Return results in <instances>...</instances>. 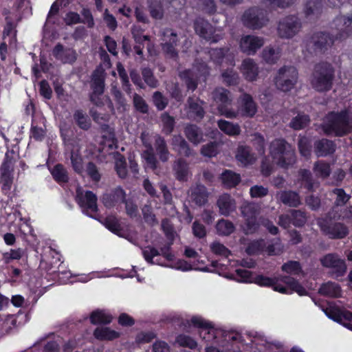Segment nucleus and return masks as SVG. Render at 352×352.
<instances>
[{"instance_id":"1","label":"nucleus","mask_w":352,"mask_h":352,"mask_svg":"<svg viewBox=\"0 0 352 352\" xmlns=\"http://www.w3.org/2000/svg\"><path fill=\"white\" fill-rule=\"evenodd\" d=\"M327 135L344 136L352 131V113L347 110L329 112L321 125Z\"/></svg>"},{"instance_id":"2","label":"nucleus","mask_w":352,"mask_h":352,"mask_svg":"<svg viewBox=\"0 0 352 352\" xmlns=\"http://www.w3.org/2000/svg\"><path fill=\"white\" fill-rule=\"evenodd\" d=\"M270 154L278 166L287 168L296 162L294 150L283 139H276L270 145Z\"/></svg>"},{"instance_id":"3","label":"nucleus","mask_w":352,"mask_h":352,"mask_svg":"<svg viewBox=\"0 0 352 352\" xmlns=\"http://www.w3.org/2000/svg\"><path fill=\"white\" fill-rule=\"evenodd\" d=\"M212 97L217 104V111L221 116L230 119L239 117V113L231 107L232 97L228 90L223 87L217 88L212 92Z\"/></svg>"},{"instance_id":"4","label":"nucleus","mask_w":352,"mask_h":352,"mask_svg":"<svg viewBox=\"0 0 352 352\" xmlns=\"http://www.w3.org/2000/svg\"><path fill=\"white\" fill-rule=\"evenodd\" d=\"M333 38L327 32L314 33L307 41V49L316 55L322 54L333 44Z\"/></svg>"},{"instance_id":"5","label":"nucleus","mask_w":352,"mask_h":352,"mask_svg":"<svg viewBox=\"0 0 352 352\" xmlns=\"http://www.w3.org/2000/svg\"><path fill=\"white\" fill-rule=\"evenodd\" d=\"M333 78L334 72L332 68L320 67L313 73L311 85L317 91H327L332 87Z\"/></svg>"},{"instance_id":"6","label":"nucleus","mask_w":352,"mask_h":352,"mask_svg":"<svg viewBox=\"0 0 352 352\" xmlns=\"http://www.w3.org/2000/svg\"><path fill=\"white\" fill-rule=\"evenodd\" d=\"M241 21L248 28L258 30L267 24L268 19L264 10L258 7H252L243 12Z\"/></svg>"},{"instance_id":"7","label":"nucleus","mask_w":352,"mask_h":352,"mask_svg":"<svg viewBox=\"0 0 352 352\" xmlns=\"http://www.w3.org/2000/svg\"><path fill=\"white\" fill-rule=\"evenodd\" d=\"M260 206L254 203H246L241 207V214L245 221L243 227L245 234H253L258 230L259 223L256 217L260 213Z\"/></svg>"},{"instance_id":"8","label":"nucleus","mask_w":352,"mask_h":352,"mask_svg":"<svg viewBox=\"0 0 352 352\" xmlns=\"http://www.w3.org/2000/svg\"><path fill=\"white\" fill-rule=\"evenodd\" d=\"M301 28L300 19L295 15H289L279 21L277 32L280 38H291L298 34Z\"/></svg>"},{"instance_id":"9","label":"nucleus","mask_w":352,"mask_h":352,"mask_svg":"<svg viewBox=\"0 0 352 352\" xmlns=\"http://www.w3.org/2000/svg\"><path fill=\"white\" fill-rule=\"evenodd\" d=\"M208 58L212 59L214 64H226L233 66L236 64L233 54L228 52L225 54L222 49H212L209 52H202L200 54L201 61L197 62V64L207 65L206 60ZM196 61H199V58H196Z\"/></svg>"},{"instance_id":"10","label":"nucleus","mask_w":352,"mask_h":352,"mask_svg":"<svg viewBox=\"0 0 352 352\" xmlns=\"http://www.w3.org/2000/svg\"><path fill=\"white\" fill-rule=\"evenodd\" d=\"M297 76L295 67H281L275 78L277 89L284 92L290 91L296 82Z\"/></svg>"},{"instance_id":"11","label":"nucleus","mask_w":352,"mask_h":352,"mask_svg":"<svg viewBox=\"0 0 352 352\" xmlns=\"http://www.w3.org/2000/svg\"><path fill=\"white\" fill-rule=\"evenodd\" d=\"M317 223L322 232L331 239H343L349 234L348 228L342 223H331L323 219H318Z\"/></svg>"},{"instance_id":"12","label":"nucleus","mask_w":352,"mask_h":352,"mask_svg":"<svg viewBox=\"0 0 352 352\" xmlns=\"http://www.w3.org/2000/svg\"><path fill=\"white\" fill-rule=\"evenodd\" d=\"M76 200L80 207L87 212L98 211L97 196L91 191H82L80 188L76 190Z\"/></svg>"},{"instance_id":"13","label":"nucleus","mask_w":352,"mask_h":352,"mask_svg":"<svg viewBox=\"0 0 352 352\" xmlns=\"http://www.w3.org/2000/svg\"><path fill=\"white\" fill-rule=\"evenodd\" d=\"M194 28L198 35L211 43H216L219 38L218 35H214L215 30L212 25L203 18L195 19Z\"/></svg>"},{"instance_id":"14","label":"nucleus","mask_w":352,"mask_h":352,"mask_svg":"<svg viewBox=\"0 0 352 352\" xmlns=\"http://www.w3.org/2000/svg\"><path fill=\"white\" fill-rule=\"evenodd\" d=\"M236 111L239 116L252 118L257 112V105L250 94L244 93L239 98V107Z\"/></svg>"},{"instance_id":"15","label":"nucleus","mask_w":352,"mask_h":352,"mask_svg":"<svg viewBox=\"0 0 352 352\" xmlns=\"http://www.w3.org/2000/svg\"><path fill=\"white\" fill-rule=\"evenodd\" d=\"M188 195L192 202L201 206L207 203L209 193L204 185L196 184L190 186Z\"/></svg>"},{"instance_id":"16","label":"nucleus","mask_w":352,"mask_h":352,"mask_svg":"<svg viewBox=\"0 0 352 352\" xmlns=\"http://www.w3.org/2000/svg\"><path fill=\"white\" fill-rule=\"evenodd\" d=\"M190 322L194 327L201 329L199 335L206 342L214 338V329L210 322L197 316H193Z\"/></svg>"},{"instance_id":"17","label":"nucleus","mask_w":352,"mask_h":352,"mask_svg":"<svg viewBox=\"0 0 352 352\" xmlns=\"http://www.w3.org/2000/svg\"><path fill=\"white\" fill-rule=\"evenodd\" d=\"M352 23V13L348 16H340L334 20L338 33L336 36V39L344 40L347 38L352 33L351 24Z\"/></svg>"},{"instance_id":"18","label":"nucleus","mask_w":352,"mask_h":352,"mask_svg":"<svg viewBox=\"0 0 352 352\" xmlns=\"http://www.w3.org/2000/svg\"><path fill=\"white\" fill-rule=\"evenodd\" d=\"M186 116L189 119L194 120H201L205 114V111L202 107V102L195 98H189L185 108Z\"/></svg>"},{"instance_id":"19","label":"nucleus","mask_w":352,"mask_h":352,"mask_svg":"<svg viewBox=\"0 0 352 352\" xmlns=\"http://www.w3.org/2000/svg\"><path fill=\"white\" fill-rule=\"evenodd\" d=\"M263 44L262 38L254 35L243 36L240 41L241 50L248 54H254Z\"/></svg>"},{"instance_id":"20","label":"nucleus","mask_w":352,"mask_h":352,"mask_svg":"<svg viewBox=\"0 0 352 352\" xmlns=\"http://www.w3.org/2000/svg\"><path fill=\"white\" fill-rule=\"evenodd\" d=\"M324 267L332 268L339 275H342L346 270L344 261L338 257L337 254H329L320 259Z\"/></svg>"},{"instance_id":"21","label":"nucleus","mask_w":352,"mask_h":352,"mask_svg":"<svg viewBox=\"0 0 352 352\" xmlns=\"http://www.w3.org/2000/svg\"><path fill=\"white\" fill-rule=\"evenodd\" d=\"M126 198V194L121 188H116L110 193L104 194L102 197V201L107 208H111L123 203Z\"/></svg>"},{"instance_id":"22","label":"nucleus","mask_w":352,"mask_h":352,"mask_svg":"<svg viewBox=\"0 0 352 352\" xmlns=\"http://www.w3.org/2000/svg\"><path fill=\"white\" fill-rule=\"evenodd\" d=\"M52 54L57 59L60 60L65 64H72L77 58L75 50L71 48L65 49L60 43H58L54 47Z\"/></svg>"},{"instance_id":"23","label":"nucleus","mask_w":352,"mask_h":352,"mask_svg":"<svg viewBox=\"0 0 352 352\" xmlns=\"http://www.w3.org/2000/svg\"><path fill=\"white\" fill-rule=\"evenodd\" d=\"M276 197L278 201L289 207L296 208L301 204V199L299 194L293 190L278 192Z\"/></svg>"},{"instance_id":"24","label":"nucleus","mask_w":352,"mask_h":352,"mask_svg":"<svg viewBox=\"0 0 352 352\" xmlns=\"http://www.w3.org/2000/svg\"><path fill=\"white\" fill-rule=\"evenodd\" d=\"M323 8L322 0H307L304 5V13L307 18L316 19L322 14Z\"/></svg>"},{"instance_id":"25","label":"nucleus","mask_w":352,"mask_h":352,"mask_svg":"<svg viewBox=\"0 0 352 352\" xmlns=\"http://www.w3.org/2000/svg\"><path fill=\"white\" fill-rule=\"evenodd\" d=\"M106 74L103 67H97L91 74L90 87L91 91L104 92Z\"/></svg>"},{"instance_id":"26","label":"nucleus","mask_w":352,"mask_h":352,"mask_svg":"<svg viewBox=\"0 0 352 352\" xmlns=\"http://www.w3.org/2000/svg\"><path fill=\"white\" fill-rule=\"evenodd\" d=\"M217 204L219 209V212L224 216L230 215L236 209L235 200L227 193L219 196Z\"/></svg>"},{"instance_id":"27","label":"nucleus","mask_w":352,"mask_h":352,"mask_svg":"<svg viewBox=\"0 0 352 352\" xmlns=\"http://www.w3.org/2000/svg\"><path fill=\"white\" fill-rule=\"evenodd\" d=\"M104 92L91 91L89 94V100L97 108L101 109L107 105L108 111L114 113V107L110 98L107 96H102Z\"/></svg>"},{"instance_id":"28","label":"nucleus","mask_w":352,"mask_h":352,"mask_svg":"<svg viewBox=\"0 0 352 352\" xmlns=\"http://www.w3.org/2000/svg\"><path fill=\"white\" fill-rule=\"evenodd\" d=\"M336 144L331 140L322 139L314 143V153L318 157H326L333 153Z\"/></svg>"},{"instance_id":"29","label":"nucleus","mask_w":352,"mask_h":352,"mask_svg":"<svg viewBox=\"0 0 352 352\" xmlns=\"http://www.w3.org/2000/svg\"><path fill=\"white\" fill-rule=\"evenodd\" d=\"M171 144L173 149L177 152L179 155L185 157H190L193 155V151L190 148L189 144L184 138L179 135H173Z\"/></svg>"},{"instance_id":"30","label":"nucleus","mask_w":352,"mask_h":352,"mask_svg":"<svg viewBox=\"0 0 352 352\" xmlns=\"http://www.w3.org/2000/svg\"><path fill=\"white\" fill-rule=\"evenodd\" d=\"M173 170L176 179L181 182H186L191 175L188 164L182 158H179L174 162Z\"/></svg>"},{"instance_id":"31","label":"nucleus","mask_w":352,"mask_h":352,"mask_svg":"<svg viewBox=\"0 0 352 352\" xmlns=\"http://www.w3.org/2000/svg\"><path fill=\"white\" fill-rule=\"evenodd\" d=\"M236 158L244 166L252 164L256 160L255 154L252 151L251 148L247 146L238 147Z\"/></svg>"},{"instance_id":"32","label":"nucleus","mask_w":352,"mask_h":352,"mask_svg":"<svg viewBox=\"0 0 352 352\" xmlns=\"http://www.w3.org/2000/svg\"><path fill=\"white\" fill-rule=\"evenodd\" d=\"M184 134L194 145H198L204 141V134L200 128L195 124H188L184 128Z\"/></svg>"},{"instance_id":"33","label":"nucleus","mask_w":352,"mask_h":352,"mask_svg":"<svg viewBox=\"0 0 352 352\" xmlns=\"http://www.w3.org/2000/svg\"><path fill=\"white\" fill-rule=\"evenodd\" d=\"M154 146L160 160L163 162H167L169 159L170 153L164 138L159 135H155Z\"/></svg>"},{"instance_id":"34","label":"nucleus","mask_w":352,"mask_h":352,"mask_svg":"<svg viewBox=\"0 0 352 352\" xmlns=\"http://www.w3.org/2000/svg\"><path fill=\"white\" fill-rule=\"evenodd\" d=\"M261 57L266 64H276L280 57V50L278 47H266L262 51Z\"/></svg>"},{"instance_id":"35","label":"nucleus","mask_w":352,"mask_h":352,"mask_svg":"<svg viewBox=\"0 0 352 352\" xmlns=\"http://www.w3.org/2000/svg\"><path fill=\"white\" fill-rule=\"evenodd\" d=\"M217 125L221 131L229 136H236L241 132V129L239 124L233 123L225 120H219L217 122Z\"/></svg>"},{"instance_id":"36","label":"nucleus","mask_w":352,"mask_h":352,"mask_svg":"<svg viewBox=\"0 0 352 352\" xmlns=\"http://www.w3.org/2000/svg\"><path fill=\"white\" fill-rule=\"evenodd\" d=\"M221 179L223 184L226 188H233L241 182V176L239 174L234 173L230 170H226L221 175Z\"/></svg>"},{"instance_id":"37","label":"nucleus","mask_w":352,"mask_h":352,"mask_svg":"<svg viewBox=\"0 0 352 352\" xmlns=\"http://www.w3.org/2000/svg\"><path fill=\"white\" fill-rule=\"evenodd\" d=\"M94 335L96 338L101 340H111L120 336V333L109 327H98L95 329Z\"/></svg>"},{"instance_id":"38","label":"nucleus","mask_w":352,"mask_h":352,"mask_svg":"<svg viewBox=\"0 0 352 352\" xmlns=\"http://www.w3.org/2000/svg\"><path fill=\"white\" fill-rule=\"evenodd\" d=\"M319 292L322 295L333 298H338L341 296V289L340 286L332 282H328L321 285Z\"/></svg>"},{"instance_id":"39","label":"nucleus","mask_w":352,"mask_h":352,"mask_svg":"<svg viewBox=\"0 0 352 352\" xmlns=\"http://www.w3.org/2000/svg\"><path fill=\"white\" fill-rule=\"evenodd\" d=\"M255 283L261 286H274V289L282 294L287 292V289L280 285H276V281L269 277L264 276L263 275L256 276L254 279Z\"/></svg>"},{"instance_id":"40","label":"nucleus","mask_w":352,"mask_h":352,"mask_svg":"<svg viewBox=\"0 0 352 352\" xmlns=\"http://www.w3.org/2000/svg\"><path fill=\"white\" fill-rule=\"evenodd\" d=\"M313 171L317 177L326 179L330 175L331 170L329 164L320 160L314 163Z\"/></svg>"},{"instance_id":"41","label":"nucleus","mask_w":352,"mask_h":352,"mask_svg":"<svg viewBox=\"0 0 352 352\" xmlns=\"http://www.w3.org/2000/svg\"><path fill=\"white\" fill-rule=\"evenodd\" d=\"M111 320V316L102 310L94 311L90 316V321L94 324H109Z\"/></svg>"},{"instance_id":"42","label":"nucleus","mask_w":352,"mask_h":352,"mask_svg":"<svg viewBox=\"0 0 352 352\" xmlns=\"http://www.w3.org/2000/svg\"><path fill=\"white\" fill-rule=\"evenodd\" d=\"M309 122L310 118L308 115L298 113L289 122V126L294 130H300L306 127L309 124Z\"/></svg>"},{"instance_id":"43","label":"nucleus","mask_w":352,"mask_h":352,"mask_svg":"<svg viewBox=\"0 0 352 352\" xmlns=\"http://www.w3.org/2000/svg\"><path fill=\"white\" fill-rule=\"evenodd\" d=\"M151 16L155 19H161L164 16V10L160 0H148Z\"/></svg>"},{"instance_id":"44","label":"nucleus","mask_w":352,"mask_h":352,"mask_svg":"<svg viewBox=\"0 0 352 352\" xmlns=\"http://www.w3.org/2000/svg\"><path fill=\"white\" fill-rule=\"evenodd\" d=\"M216 229L219 235L228 236L234 231L235 227L231 221L222 219L218 221Z\"/></svg>"},{"instance_id":"45","label":"nucleus","mask_w":352,"mask_h":352,"mask_svg":"<svg viewBox=\"0 0 352 352\" xmlns=\"http://www.w3.org/2000/svg\"><path fill=\"white\" fill-rule=\"evenodd\" d=\"M53 178L58 183H65L68 181V175L64 166L58 164L50 170Z\"/></svg>"},{"instance_id":"46","label":"nucleus","mask_w":352,"mask_h":352,"mask_svg":"<svg viewBox=\"0 0 352 352\" xmlns=\"http://www.w3.org/2000/svg\"><path fill=\"white\" fill-rule=\"evenodd\" d=\"M13 170L1 168V183L2 189L4 191H9L11 189L13 182Z\"/></svg>"},{"instance_id":"47","label":"nucleus","mask_w":352,"mask_h":352,"mask_svg":"<svg viewBox=\"0 0 352 352\" xmlns=\"http://www.w3.org/2000/svg\"><path fill=\"white\" fill-rule=\"evenodd\" d=\"M104 225L108 230H109L112 232L119 236H122L121 225L120 224L118 219L116 217H107L104 220Z\"/></svg>"},{"instance_id":"48","label":"nucleus","mask_w":352,"mask_h":352,"mask_svg":"<svg viewBox=\"0 0 352 352\" xmlns=\"http://www.w3.org/2000/svg\"><path fill=\"white\" fill-rule=\"evenodd\" d=\"M299 175L302 180L305 182V187L309 191L315 190L318 187V184L313 181L312 175L311 172L306 169H301L299 171Z\"/></svg>"},{"instance_id":"49","label":"nucleus","mask_w":352,"mask_h":352,"mask_svg":"<svg viewBox=\"0 0 352 352\" xmlns=\"http://www.w3.org/2000/svg\"><path fill=\"white\" fill-rule=\"evenodd\" d=\"M281 280L300 296L306 294L307 292L305 289L294 278L291 276H284L281 278Z\"/></svg>"},{"instance_id":"50","label":"nucleus","mask_w":352,"mask_h":352,"mask_svg":"<svg viewBox=\"0 0 352 352\" xmlns=\"http://www.w3.org/2000/svg\"><path fill=\"white\" fill-rule=\"evenodd\" d=\"M282 270L292 275H298L302 273L300 264L298 261H290L282 265Z\"/></svg>"},{"instance_id":"51","label":"nucleus","mask_w":352,"mask_h":352,"mask_svg":"<svg viewBox=\"0 0 352 352\" xmlns=\"http://www.w3.org/2000/svg\"><path fill=\"white\" fill-rule=\"evenodd\" d=\"M74 118L82 129L87 130L90 127V120L82 111H76L74 114Z\"/></svg>"},{"instance_id":"52","label":"nucleus","mask_w":352,"mask_h":352,"mask_svg":"<svg viewBox=\"0 0 352 352\" xmlns=\"http://www.w3.org/2000/svg\"><path fill=\"white\" fill-rule=\"evenodd\" d=\"M64 144L66 146V150L70 152H79L80 150V140L76 138H67L63 133H62Z\"/></svg>"},{"instance_id":"53","label":"nucleus","mask_w":352,"mask_h":352,"mask_svg":"<svg viewBox=\"0 0 352 352\" xmlns=\"http://www.w3.org/2000/svg\"><path fill=\"white\" fill-rule=\"evenodd\" d=\"M292 223L296 227H301L305 225L307 218L305 212L299 210H292L291 211Z\"/></svg>"},{"instance_id":"54","label":"nucleus","mask_w":352,"mask_h":352,"mask_svg":"<svg viewBox=\"0 0 352 352\" xmlns=\"http://www.w3.org/2000/svg\"><path fill=\"white\" fill-rule=\"evenodd\" d=\"M161 120L163 125V131L166 134H170L175 126V119L173 117L170 116L166 112H164L161 116Z\"/></svg>"},{"instance_id":"55","label":"nucleus","mask_w":352,"mask_h":352,"mask_svg":"<svg viewBox=\"0 0 352 352\" xmlns=\"http://www.w3.org/2000/svg\"><path fill=\"white\" fill-rule=\"evenodd\" d=\"M332 192L336 195L334 204L336 206H344L351 198L342 188H335Z\"/></svg>"},{"instance_id":"56","label":"nucleus","mask_w":352,"mask_h":352,"mask_svg":"<svg viewBox=\"0 0 352 352\" xmlns=\"http://www.w3.org/2000/svg\"><path fill=\"white\" fill-rule=\"evenodd\" d=\"M23 254L24 251L21 248L11 249L9 252L3 254V259L6 263H9L12 260L20 259L23 256Z\"/></svg>"},{"instance_id":"57","label":"nucleus","mask_w":352,"mask_h":352,"mask_svg":"<svg viewBox=\"0 0 352 352\" xmlns=\"http://www.w3.org/2000/svg\"><path fill=\"white\" fill-rule=\"evenodd\" d=\"M142 212L144 221L151 226L157 224V220L155 215L153 213L152 208L149 205H144L142 208Z\"/></svg>"},{"instance_id":"58","label":"nucleus","mask_w":352,"mask_h":352,"mask_svg":"<svg viewBox=\"0 0 352 352\" xmlns=\"http://www.w3.org/2000/svg\"><path fill=\"white\" fill-rule=\"evenodd\" d=\"M115 168L120 178H125L127 175L126 162L124 157L118 155L116 160Z\"/></svg>"},{"instance_id":"59","label":"nucleus","mask_w":352,"mask_h":352,"mask_svg":"<svg viewBox=\"0 0 352 352\" xmlns=\"http://www.w3.org/2000/svg\"><path fill=\"white\" fill-rule=\"evenodd\" d=\"M160 254V253L158 250L151 245H148L142 249V255L144 259L151 264L155 263L153 261V258Z\"/></svg>"},{"instance_id":"60","label":"nucleus","mask_w":352,"mask_h":352,"mask_svg":"<svg viewBox=\"0 0 352 352\" xmlns=\"http://www.w3.org/2000/svg\"><path fill=\"white\" fill-rule=\"evenodd\" d=\"M212 252L219 256L228 257L230 254V251L223 244L214 241L210 245Z\"/></svg>"},{"instance_id":"61","label":"nucleus","mask_w":352,"mask_h":352,"mask_svg":"<svg viewBox=\"0 0 352 352\" xmlns=\"http://www.w3.org/2000/svg\"><path fill=\"white\" fill-rule=\"evenodd\" d=\"M223 81L228 85H233L238 83V75L232 69L226 70L221 75Z\"/></svg>"},{"instance_id":"62","label":"nucleus","mask_w":352,"mask_h":352,"mask_svg":"<svg viewBox=\"0 0 352 352\" xmlns=\"http://www.w3.org/2000/svg\"><path fill=\"white\" fill-rule=\"evenodd\" d=\"M176 341L180 346L188 347L191 349L196 348L197 346L195 340L186 335H179L177 336Z\"/></svg>"},{"instance_id":"63","label":"nucleus","mask_w":352,"mask_h":352,"mask_svg":"<svg viewBox=\"0 0 352 352\" xmlns=\"http://www.w3.org/2000/svg\"><path fill=\"white\" fill-rule=\"evenodd\" d=\"M252 142L260 155L265 154V139L258 133L252 135Z\"/></svg>"},{"instance_id":"64","label":"nucleus","mask_w":352,"mask_h":352,"mask_svg":"<svg viewBox=\"0 0 352 352\" xmlns=\"http://www.w3.org/2000/svg\"><path fill=\"white\" fill-rule=\"evenodd\" d=\"M201 153L206 157H212L217 153V144L216 142H210L204 145L201 149Z\"/></svg>"}]
</instances>
